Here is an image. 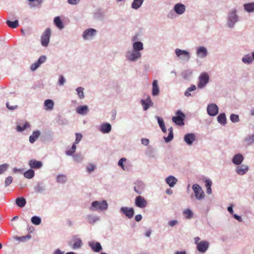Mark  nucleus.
I'll return each mask as SVG.
<instances>
[{
	"instance_id": "obj_1",
	"label": "nucleus",
	"mask_w": 254,
	"mask_h": 254,
	"mask_svg": "<svg viewBox=\"0 0 254 254\" xmlns=\"http://www.w3.org/2000/svg\"><path fill=\"white\" fill-rule=\"evenodd\" d=\"M238 10L236 8H233L229 10L226 16V25L230 28L233 29L235 25L240 20Z\"/></svg>"
},
{
	"instance_id": "obj_2",
	"label": "nucleus",
	"mask_w": 254,
	"mask_h": 254,
	"mask_svg": "<svg viewBox=\"0 0 254 254\" xmlns=\"http://www.w3.org/2000/svg\"><path fill=\"white\" fill-rule=\"evenodd\" d=\"M108 208V204L106 200L94 201L92 202L89 209L91 211H104Z\"/></svg>"
},
{
	"instance_id": "obj_3",
	"label": "nucleus",
	"mask_w": 254,
	"mask_h": 254,
	"mask_svg": "<svg viewBox=\"0 0 254 254\" xmlns=\"http://www.w3.org/2000/svg\"><path fill=\"white\" fill-rule=\"evenodd\" d=\"M68 245L72 250H78L82 247L83 242L78 235H73L68 242Z\"/></svg>"
},
{
	"instance_id": "obj_4",
	"label": "nucleus",
	"mask_w": 254,
	"mask_h": 254,
	"mask_svg": "<svg viewBox=\"0 0 254 254\" xmlns=\"http://www.w3.org/2000/svg\"><path fill=\"white\" fill-rule=\"evenodd\" d=\"M125 57L128 61L135 62L141 58V53L131 49L126 52Z\"/></svg>"
},
{
	"instance_id": "obj_5",
	"label": "nucleus",
	"mask_w": 254,
	"mask_h": 254,
	"mask_svg": "<svg viewBox=\"0 0 254 254\" xmlns=\"http://www.w3.org/2000/svg\"><path fill=\"white\" fill-rule=\"evenodd\" d=\"M175 53L177 58L184 62H189L191 57L190 52L185 50L177 48L175 50Z\"/></svg>"
},
{
	"instance_id": "obj_6",
	"label": "nucleus",
	"mask_w": 254,
	"mask_h": 254,
	"mask_svg": "<svg viewBox=\"0 0 254 254\" xmlns=\"http://www.w3.org/2000/svg\"><path fill=\"white\" fill-rule=\"evenodd\" d=\"M209 81V76L207 73L203 72L198 77L197 87L199 89L203 88Z\"/></svg>"
},
{
	"instance_id": "obj_7",
	"label": "nucleus",
	"mask_w": 254,
	"mask_h": 254,
	"mask_svg": "<svg viewBox=\"0 0 254 254\" xmlns=\"http://www.w3.org/2000/svg\"><path fill=\"white\" fill-rule=\"evenodd\" d=\"M195 197L197 200L203 199L205 197V194L201 187L198 184H194L192 186Z\"/></svg>"
},
{
	"instance_id": "obj_8",
	"label": "nucleus",
	"mask_w": 254,
	"mask_h": 254,
	"mask_svg": "<svg viewBox=\"0 0 254 254\" xmlns=\"http://www.w3.org/2000/svg\"><path fill=\"white\" fill-rule=\"evenodd\" d=\"M51 35V30L50 28H47L43 33L41 36V45L43 47H47L49 44L50 39Z\"/></svg>"
},
{
	"instance_id": "obj_9",
	"label": "nucleus",
	"mask_w": 254,
	"mask_h": 254,
	"mask_svg": "<svg viewBox=\"0 0 254 254\" xmlns=\"http://www.w3.org/2000/svg\"><path fill=\"white\" fill-rule=\"evenodd\" d=\"M176 114L177 116L172 118V121L177 125H184L185 123L184 120L185 117V114L181 110L177 111Z\"/></svg>"
},
{
	"instance_id": "obj_10",
	"label": "nucleus",
	"mask_w": 254,
	"mask_h": 254,
	"mask_svg": "<svg viewBox=\"0 0 254 254\" xmlns=\"http://www.w3.org/2000/svg\"><path fill=\"white\" fill-rule=\"evenodd\" d=\"M219 108L214 103H210L207 105V113L210 116H215L218 114Z\"/></svg>"
},
{
	"instance_id": "obj_11",
	"label": "nucleus",
	"mask_w": 254,
	"mask_h": 254,
	"mask_svg": "<svg viewBox=\"0 0 254 254\" xmlns=\"http://www.w3.org/2000/svg\"><path fill=\"white\" fill-rule=\"evenodd\" d=\"M196 55L197 58L204 59L208 55L207 48L204 46H199L196 48Z\"/></svg>"
},
{
	"instance_id": "obj_12",
	"label": "nucleus",
	"mask_w": 254,
	"mask_h": 254,
	"mask_svg": "<svg viewBox=\"0 0 254 254\" xmlns=\"http://www.w3.org/2000/svg\"><path fill=\"white\" fill-rule=\"evenodd\" d=\"M97 33V31L93 28H89L85 30L82 34V37L85 40L92 38Z\"/></svg>"
},
{
	"instance_id": "obj_13",
	"label": "nucleus",
	"mask_w": 254,
	"mask_h": 254,
	"mask_svg": "<svg viewBox=\"0 0 254 254\" xmlns=\"http://www.w3.org/2000/svg\"><path fill=\"white\" fill-rule=\"evenodd\" d=\"M120 211L129 219L131 218L134 214V209L132 207H122Z\"/></svg>"
},
{
	"instance_id": "obj_14",
	"label": "nucleus",
	"mask_w": 254,
	"mask_h": 254,
	"mask_svg": "<svg viewBox=\"0 0 254 254\" xmlns=\"http://www.w3.org/2000/svg\"><path fill=\"white\" fill-rule=\"evenodd\" d=\"M173 10L176 14L181 15L185 12L186 6L182 3H177L174 5Z\"/></svg>"
},
{
	"instance_id": "obj_15",
	"label": "nucleus",
	"mask_w": 254,
	"mask_h": 254,
	"mask_svg": "<svg viewBox=\"0 0 254 254\" xmlns=\"http://www.w3.org/2000/svg\"><path fill=\"white\" fill-rule=\"evenodd\" d=\"M147 202L145 199L141 195H138L135 199V205L137 207L143 208L146 206Z\"/></svg>"
},
{
	"instance_id": "obj_16",
	"label": "nucleus",
	"mask_w": 254,
	"mask_h": 254,
	"mask_svg": "<svg viewBox=\"0 0 254 254\" xmlns=\"http://www.w3.org/2000/svg\"><path fill=\"white\" fill-rule=\"evenodd\" d=\"M209 243L206 241H202L197 245V250L200 253H204L208 250Z\"/></svg>"
},
{
	"instance_id": "obj_17",
	"label": "nucleus",
	"mask_w": 254,
	"mask_h": 254,
	"mask_svg": "<svg viewBox=\"0 0 254 254\" xmlns=\"http://www.w3.org/2000/svg\"><path fill=\"white\" fill-rule=\"evenodd\" d=\"M184 141L188 145H191L195 140V135L194 133H189L185 135Z\"/></svg>"
},
{
	"instance_id": "obj_18",
	"label": "nucleus",
	"mask_w": 254,
	"mask_h": 254,
	"mask_svg": "<svg viewBox=\"0 0 254 254\" xmlns=\"http://www.w3.org/2000/svg\"><path fill=\"white\" fill-rule=\"evenodd\" d=\"M140 103L144 111H146L150 107L152 106L153 105V103L149 96L146 100L141 99Z\"/></svg>"
},
{
	"instance_id": "obj_19",
	"label": "nucleus",
	"mask_w": 254,
	"mask_h": 254,
	"mask_svg": "<svg viewBox=\"0 0 254 254\" xmlns=\"http://www.w3.org/2000/svg\"><path fill=\"white\" fill-rule=\"evenodd\" d=\"M112 129L111 125L108 123H105L101 124L100 126L99 130L103 133H108Z\"/></svg>"
},
{
	"instance_id": "obj_20",
	"label": "nucleus",
	"mask_w": 254,
	"mask_h": 254,
	"mask_svg": "<svg viewBox=\"0 0 254 254\" xmlns=\"http://www.w3.org/2000/svg\"><path fill=\"white\" fill-rule=\"evenodd\" d=\"M28 165L31 169H38L43 166V163L41 161H37L35 159H31L28 163Z\"/></svg>"
},
{
	"instance_id": "obj_21",
	"label": "nucleus",
	"mask_w": 254,
	"mask_h": 254,
	"mask_svg": "<svg viewBox=\"0 0 254 254\" xmlns=\"http://www.w3.org/2000/svg\"><path fill=\"white\" fill-rule=\"evenodd\" d=\"M135 186L134 187V191L139 194H140L142 193V190L145 188V185L144 184L140 181H137L135 183Z\"/></svg>"
},
{
	"instance_id": "obj_22",
	"label": "nucleus",
	"mask_w": 254,
	"mask_h": 254,
	"mask_svg": "<svg viewBox=\"0 0 254 254\" xmlns=\"http://www.w3.org/2000/svg\"><path fill=\"white\" fill-rule=\"evenodd\" d=\"M88 245L95 252H99L102 249V246L99 242L90 241L88 242Z\"/></svg>"
},
{
	"instance_id": "obj_23",
	"label": "nucleus",
	"mask_w": 254,
	"mask_h": 254,
	"mask_svg": "<svg viewBox=\"0 0 254 254\" xmlns=\"http://www.w3.org/2000/svg\"><path fill=\"white\" fill-rule=\"evenodd\" d=\"M166 183L171 188H173L177 183L178 179L172 175H170L165 179Z\"/></svg>"
},
{
	"instance_id": "obj_24",
	"label": "nucleus",
	"mask_w": 254,
	"mask_h": 254,
	"mask_svg": "<svg viewBox=\"0 0 254 254\" xmlns=\"http://www.w3.org/2000/svg\"><path fill=\"white\" fill-rule=\"evenodd\" d=\"M254 60V51L252 53V55L249 54L245 55L242 59V61L246 64H250Z\"/></svg>"
},
{
	"instance_id": "obj_25",
	"label": "nucleus",
	"mask_w": 254,
	"mask_h": 254,
	"mask_svg": "<svg viewBox=\"0 0 254 254\" xmlns=\"http://www.w3.org/2000/svg\"><path fill=\"white\" fill-rule=\"evenodd\" d=\"M244 160L243 156L240 153L235 155L232 160V162L236 165H240Z\"/></svg>"
},
{
	"instance_id": "obj_26",
	"label": "nucleus",
	"mask_w": 254,
	"mask_h": 254,
	"mask_svg": "<svg viewBox=\"0 0 254 254\" xmlns=\"http://www.w3.org/2000/svg\"><path fill=\"white\" fill-rule=\"evenodd\" d=\"M54 107V102L51 99H47L44 103V108L46 111H52Z\"/></svg>"
},
{
	"instance_id": "obj_27",
	"label": "nucleus",
	"mask_w": 254,
	"mask_h": 254,
	"mask_svg": "<svg viewBox=\"0 0 254 254\" xmlns=\"http://www.w3.org/2000/svg\"><path fill=\"white\" fill-rule=\"evenodd\" d=\"M248 169L249 167L248 166L243 164L240 166H238L236 168V172L240 175H243L247 172Z\"/></svg>"
},
{
	"instance_id": "obj_28",
	"label": "nucleus",
	"mask_w": 254,
	"mask_h": 254,
	"mask_svg": "<svg viewBox=\"0 0 254 254\" xmlns=\"http://www.w3.org/2000/svg\"><path fill=\"white\" fill-rule=\"evenodd\" d=\"M76 112L81 115H86L89 112V108L87 105L79 106L76 109Z\"/></svg>"
},
{
	"instance_id": "obj_29",
	"label": "nucleus",
	"mask_w": 254,
	"mask_h": 254,
	"mask_svg": "<svg viewBox=\"0 0 254 254\" xmlns=\"http://www.w3.org/2000/svg\"><path fill=\"white\" fill-rule=\"evenodd\" d=\"M160 92L159 87L158 84V81L154 80L152 82V94L154 96L159 95Z\"/></svg>"
},
{
	"instance_id": "obj_30",
	"label": "nucleus",
	"mask_w": 254,
	"mask_h": 254,
	"mask_svg": "<svg viewBox=\"0 0 254 254\" xmlns=\"http://www.w3.org/2000/svg\"><path fill=\"white\" fill-rule=\"evenodd\" d=\"M86 219L90 224H93L100 220V217L97 215L88 214L86 216Z\"/></svg>"
},
{
	"instance_id": "obj_31",
	"label": "nucleus",
	"mask_w": 254,
	"mask_h": 254,
	"mask_svg": "<svg viewBox=\"0 0 254 254\" xmlns=\"http://www.w3.org/2000/svg\"><path fill=\"white\" fill-rule=\"evenodd\" d=\"M244 10L249 13L254 12V1L245 3L243 5Z\"/></svg>"
},
{
	"instance_id": "obj_32",
	"label": "nucleus",
	"mask_w": 254,
	"mask_h": 254,
	"mask_svg": "<svg viewBox=\"0 0 254 254\" xmlns=\"http://www.w3.org/2000/svg\"><path fill=\"white\" fill-rule=\"evenodd\" d=\"M132 50L140 52L143 50V44L141 42L135 41L132 44Z\"/></svg>"
},
{
	"instance_id": "obj_33",
	"label": "nucleus",
	"mask_w": 254,
	"mask_h": 254,
	"mask_svg": "<svg viewBox=\"0 0 254 254\" xmlns=\"http://www.w3.org/2000/svg\"><path fill=\"white\" fill-rule=\"evenodd\" d=\"M217 122L221 125L224 126L227 123V119L225 113L220 114L217 118Z\"/></svg>"
},
{
	"instance_id": "obj_34",
	"label": "nucleus",
	"mask_w": 254,
	"mask_h": 254,
	"mask_svg": "<svg viewBox=\"0 0 254 254\" xmlns=\"http://www.w3.org/2000/svg\"><path fill=\"white\" fill-rule=\"evenodd\" d=\"M54 23L59 29L62 30L64 28V24L63 21L61 20L60 16H57L55 17Z\"/></svg>"
},
{
	"instance_id": "obj_35",
	"label": "nucleus",
	"mask_w": 254,
	"mask_h": 254,
	"mask_svg": "<svg viewBox=\"0 0 254 254\" xmlns=\"http://www.w3.org/2000/svg\"><path fill=\"white\" fill-rule=\"evenodd\" d=\"M40 135V131L39 130H35L32 132L31 135L29 137V141L31 143H33Z\"/></svg>"
},
{
	"instance_id": "obj_36",
	"label": "nucleus",
	"mask_w": 254,
	"mask_h": 254,
	"mask_svg": "<svg viewBox=\"0 0 254 254\" xmlns=\"http://www.w3.org/2000/svg\"><path fill=\"white\" fill-rule=\"evenodd\" d=\"M15 203L20 207H23L26 203V199L23 197H17L15 200Z\"/></svg>"
},
{
	"instance_id": "obj_37",
	"label": "nucleus",
	"mask_w": 254,
	"mask_h": 254,
	"mask_svg": "<svg viewBox=\"0 0 254 254\" xmlns=\"http://www.w3.org/2000/svg\"><path fill=\"white\" fill-rule=\"evenodd\" d=\"M67 181V176L64 174H59L57 176V182L58 183L65 184Z\"/></svg>"
},
{
	"instance_id": "obj_38",
	"label": "nucleus",
	"mask_w": 254,
	"mask_h": 254,
	"mask_svg": "<svg viewBox=\"0 0 254 254\" xmlns=\"http://www.w3.org/2000/svg\"><path fill=\"white\" fill-rule=\"evenodd\" d=\"M144 0H133L131 3V7L134 9H138L142 4Z\"/></svg>"
},
{
	"instance_id": "obj_39",
	"label": "nucleus",
	"mask_w": 254,
	"mask_h": 254,
	"mask_svg": "<svg viewBox=\"0 0 254 254\" xmlns=\"http://www.w3.org/2000/svg\"><path fill=\"white\" fill-rule=\"evenodd\" d=\"M35 175L34 171L32 169H29L24 173V176L25 178L31 179L33 178Z\"/></svg>"
},
{
	"instance_id": "obj_40",
	"label": "nucleus",
	"mask_w": 254,
	"mask_h": 254,
	"mask_svg": "<svg viewBox=\"0 0 254 254\" xmlns=\"http://www.w3.org/2000/svg\"><path fill=\"white\" fill-rule=\"evenodd\" d=\"M196 87L195 85H194V84H191L190 86L188 88L187 90L185 91L184 93V95L187 97L191 96V95L190 92L194 91V90H196Z\"/></svg>"
},
{
	"instance_id": "obj_41",
	"label": "nucleus",
	"mask_w": 254,
	"mask_h": 254,
	"mask_svg": "<svg viewBox=\"0 0 254 254\" xmlns=\"http://www.w3.org/2000/svg\"><path fill=\"white\" fill-rule=\"evenodd\" d=\"M168 130L169 131L168 135L167 137H164V140L166 142H169L171 141L174 138V134H173V129L172 127H170L168 129Z\"/></svg>"
},
{
	"instance_id": "obj_42",
	"label": "nucleus",
	"mask_w": 254,
	"mask_h": 254,
	"mask_svg": "<svg viewBox=\"0 0 254 254\" xmlns=\"http://www.w3.org/2000/svg\"><path fill=\"white\" fill-rule=\"evenodd\" d=\"M6 23L10 28H16L19 25L18 20H15L14 21L7 20L6 21Z\"/></svg>"
},
{
	"instance_id": "obj_43",
	"label": "nucleus",
	"mask_w": 254,
	"mask_h": 254,
	"mask_svg": "<svg viewBox=\"0 0 254 254\" xmlns=\"http://www.w3.org/2000/svg\"><path fill=\"white\" fill-rule=\"evenodd\" d=\"M34 190L37 193H41L45 190V188L42 183H38L35 187Z\"/></svg>"
},
{
	"instance_id": "obj_44",
	"label": "nucleus",
	"mask_w": 254,
	"mask_h": 254,
	"mask_svg": "<svg viewBox=\"0 0 254 254\" xmlns=\"http://www.w3.org/2000/svg\"><path fill=\"white\" fill-rule=\"evenodd\" d=\"M244 141L247 145H250L253 143L254 142V133L245 137Z\"/></svg>"
},
{
	"instance_id": "obj_45",
	"label": "nucleus",
	"mask_w": 254,
	"mask_h": 254,
	"mask_svg": "<svg viewBox=\"0 0 254 254\" xmlns=\"http://www.w3.org/2000/svg\"><path fill=\"white\" fill-rule=\"evenodd\" d=\"M183 214L185 216V218L188 219H190L193 217L192 211L190 209H185L183 211Z\"/></svg>"
},
{
	"instance_id": "obj_46",
	"label": "nucleus",
	"mask_w": 254,
	"mask_h": 254,
	"mask_svg": "<svg viewBox=\"0 0 254 254\" xmlns=\"http://www.w3.org/2000/svg\"><path fill=\"white\" fill-rule=\"evenodd\" d=\"M76 91L79 98L82 99L84 98V88L81 87H78L76 89Z\"/></svg>"
},
{
	"instance_id": "obj_47",
	"label": "nucleus",
	"mask_w": 254,
	"mask_h": 254,
	"mask_svg": "<svg viewBox=\"0 0 254 254\" xmlns=\"http://www.w3.org/2000/svg\"><path fill=\"white\" fill-rule=\"evenodd\" d=\"M30 127V124L28 122H25L24 125L23 126H20V125H18L16 126V130L18 132H22L27 127Z\"/></svg>"
},
{
	"instance_id": "obj_48",
	"label": "nucleus",
	"mask_w": 254,
	"mask_h": 254,
	"mask_svg": "<svg viewBox=\"0 0 254 254\" xmlns=\"http://www.w3.org/2000/svg\"><path fill=\"white\" fill-rule=\"evenodd\" d=\"M76 148V144L74 143L72 145L71 147L67 150L65 152V154L67 156H72L73 155V153L75 152V149Z\"/></svg>"
},
{
	"instance_id": "obj_49",
	"label": "nucleus",
	"mask_w": 254,
	"mask_h": 254,
	"mask_svg": "<svg viewBox=\"0 0 254 254\" xmlns=\"http://www.w3.org/2000/svg\"><path fill=\"white\" fill-rule=\"evenodd\" d=\"M73 159L76 163L81 162L83 160V156L79 153L72 155Z\"/></svg>"
},
{
	"instance_id": "obj_50",
	"label": "nucleus",
	"mask_w": 254,
	"mask_h": 254,
	"mask_svg": "<svg viewBox=\"0 0 254 254\" xmlns=\"http://www.w3.org/2000/svg\"><path fill=\"white\" fill-rule=\"evenodd\" d=\"M31 222L36 225H38L41 223V219L40 217L34 216L31 218Z\"/></svg>"
},
{
	"instance_id": "obj_51",
	"label": "nucleus",
	"mask_w": 254,
	"mask_h": 254,
	"mask_svg": "<svg viewBox=\"0 0 254 254\" xmlns=\"http://www.w3.org/2000/svg\"><path fill=\"white\" fill-rule=\"evenodd\" d=\"M9 165L4 163L2 165H0V175L3 174L8 168Z\"/></svg>"
},
{
	"instance_id": "obj_52",
	"label": "nucleus",
	"mask_w": 254,
	"mask_h": 254,
	"mask_svg": "<svg viewBox=\"0 0 254 254\" xmlns=\"http://www.w3.org/2000/svg\"><path fill=\"white\" fill-rule=\"evenodd\" d=\"M230 119L233 123H238L240 121L239 116L233 114L230 115Z\"/></svg>"
},
{
	"instance_id": "obj_53",
	"label": "nucleus",
	"mask_w": 254,
	"mask_h": 254,
	"mask_svg": "<svg viewBox=\"0 0 254 254\" xmlns=\"http://www.w3.org/2000/svg\"><path fill=\"white\" fill-rule=\"evenodd\" d=\"M155 118L157 120L160 127L161 128L162 127H164L165 126V124L163 119L162 118L158 116H156Z\"/></svg>"
},
{
	"instance_id": "obj_54",
	"label": "nucleus",
	"mask_w": 254,
	"mask_h": 254,
	"mask_svg": "<svg viewBox=\"0 0 254 254\" xmlns=\"http://www.w3.org/2000/svg\"><path fill=\"white\" fill-rule=\"evenodd\" d=\"M127 160L126 158H122L119 160L118 161V164L119 166H120L123 170H126V169L125 167V166L123 164L124 162H126Z\"/></svg>"
},
{
	"instance_id": "obj_55",
	"label": "nucleus",
	"mask_w": 254,
	"mask_h": 254,
	"mask_svg": "<svg viewBox=\"0 0 254 254\" xmlns=\"http://www.w3.org/2000/svg\"><path fill=\"white\" fill-rule=\"evenodd\" d=\"M13 178L11 176L7 177L4 181V185L5 187H8L12 182Z\"/></svg>"
},
{
	"instance_id": "obj_56",
	"label": "nucleus",
	"mask_w": 254,
	"mask_h": 254,
	"mask_svg": "<svg viewBox=\"0 0 254 254\" xmlns=\"http://www.w3.org/2000/svg\"><path fill=\"white\" fill-rule=\"evenodd\" d=\"M86 171L88 173H90L93 172L95 169V166L92 164H90L86 166Z\"/></svg>"
},
{
	"instance_id": "obj_57",
	"label": "nucleus",
	"mask_w": 254,
	"mask_h": 254,
	"mask_svg": "<svg viewBox=\"0 0 254 254\" xmlns=\"http://www.w3.org/2000/svg\"><path fill=\"white\" fill-rule=\"evenodd\" d=\"M75 136H76V138H75V140L74 143L76 144H78L81 141V140L82 138V135L80 133H76Z\"/></svg>"
},
{
	"instance_id": "obj_58",
	"label": "nucleus",
	"mask_w": 254,
	"mask_h": 254,
	"mask_svg": "<svg viewBox=\"0 0 254 254\" xmlns=\"http://www.w3.org/2000/svg\"><path fill=\"white\" fill-rule=\"evenodd\" d=\"M192 73V72L190 70H186L185 71H184L183 73V78L185 79H188L189 77V76Z\"/></svg>"
},
{
	"instance_id": "obj_59",
	"label": "nucleus",
	"mask_w": 254,
	"mask_h": 254,
	"mask_svg": "<svg viewBox=\"0 0 254 254\" xmlns=\"http://www.w3.org/2000/svg\"><path fill=\"white\" fill-rule=\"evenodd\" d=\"M46 59L47 58L45 56H42L38 59L37 62L38 63V64L41 65L42 64H43L46 62Z\"/></svg>"
},
{
	"instance_id": "obj_60",
	"label": "nucleus",
	"mask_w": 254,
	"mask_h": 254,
	"mask_svg": "<svg viewBox=\"0 0 254 254\" xmlns=\"http://www.w3.org/2000/svg\"><path fill=\"white\" fill-rule=\"evenodd\" d=\"M40 65L38 64V63L36 62L31 65L30 69L32 71H35L39 67Z\"/></svg>"
},
{
	"instance_id": "obj_61",
	"label": "nucleus",
	"mask_w": 254,
	"mask_h": 254,
	"mask_svg": "<svg viewBox=\"0 0 254 254\" xmlns=\"http://www.w3.org/2000/svg\"><path fill=\"white\" fill-rule=\"evenodd\" d=\"M80 1L81 0H67V2L71 5H77Z\"/></svg>"
},
{
	"instance_id": "obj_62",
	"label": "nucleus",
	"mask_w": 254,
	"mask_h": 254,
	"mask_svg": "<svg viewBox=\"0 0 254 254\" xmlns=\"http://www.w3.org/2000/svg\"><path fill=\"white\" fill-rule=\"evenodd\" d=\"M205 186L207 188H210L212 186V183L210 179H206L205 180Z\"/></svg>"
},
{
	"instance_id": "obj_63",
	"label": "nucleus",
	"mask_w": 254,
	"mask_h": 254,
	"mask_svg": "<svg viewBox=\"0 0 254 254\" xmlns=\"http://www.w3.org/2000/svg\"><path fill=\"white\" fill-rule=\"evenodd\" d=\"M178 224V221L177 220H171L168 222V225L170 227H173Z\"/></svg>"
},
{
	"instance_id": "obj_64",
	"label": "nucleus",
	"mask_w": 254,
	"mask_h": 254,
	"mask_svg": "<svg viewBox=\"0 0 254 254\" xmlns=\"http://www.w3.org/2000/svg\"><path fill=\"white\" fill-rule=\"evenodd\" d=\"M64 252L62 251L60 249H56L53 253L52 254H64Z\"/></svg>"
}]
</instances>
